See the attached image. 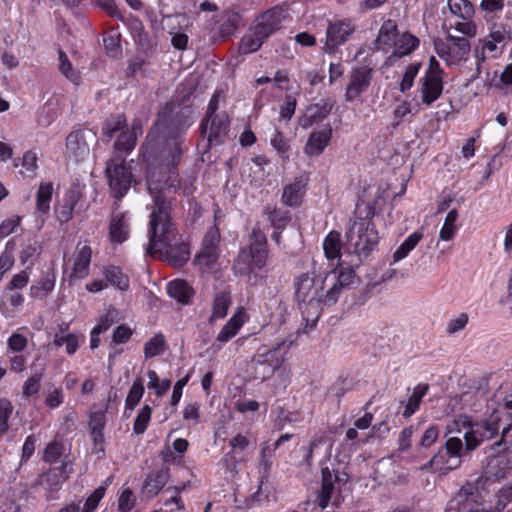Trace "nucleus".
Listing matches in <instances>:
<instances>
[{"mask_svg": "<svg viewBox=\"0 0 512 512\" xmlns=\"http://www.w3.org/2000/svg\"><path fill=\"white\" fill-rule=\"evenodd\" d=\"M182 140L175 137L166 142L162 160L147 167L148 191L152 197L149 221L148 254L159 255L174 267H182L190 259L189 246L184 242L172 244L175 238L172 196L180 187L177 166L182 155Z\"/></svg>", "mask_w": 512, "mask_h": 512, "instance_id": "f257e3e1", "label": "nucleus"}, {"mask_svg": "<svg viewBox=\"0 0 512 512\" xmlns=\"http://www.w3.org/2000/svg\"><path fill=\"white\" fill-rule=\"evenodd\" d=\"M268 254L266 235L259 228H253L249 245L239 251L234 261V273L252 282L257 278V271L266 265Z\"/></svg>", "mask_w": 512, "mask_h": 512, "instance_id": "f03ea898", "label": "nucleus"}, {"mask_svg": "<svg viewBox=\"0 0 512 512\" xmlns=\"http://www.w3.org/2000/svg\"><path fill=\"white\" fill-rule=\"evenodd\" d=\"M295 297L300 306H309L315 310L318 317L323 304L324 281L314 278L310 273L299 275L294 281ZM315 318L311 327L315 325Z\"/></svg>", "mask_w": 512, "mask_h": 512, "instance_id": "7ed1b4c3", "label": "nucleus"}, {"mask_svg": "<svg viewBox=\"0 0 512 512\" xmlns=\"http://www.w3.org/2000/svg\"><path fill=\"white\" fill-rule=\"evenodd\" d=\"M346 239L353 252L367 256L378 243V233L371 218H357L353 221Z\"/></svg>", "mask_w": 512, "mask_h": 512, "instance_id": "20e7f679", "label": "nucleus"}, {"mask_svg": "<svg viewBox=\"0 0 512 512\" xmlns=\"http://www.w3.org/2000/svg\"><path fill=\"white\" fill-rule=\"evenodd\" d=\"M105 173L114 196L116 198L123 197L133 181V175L126 165L125 158L114 153L112 158L107 161Z\"/></svg>", "mask_w": 512, "mask_h": 512, "instance_id": "39448f33", "label": "nucleus"}, {"mask_svg": "<svg viewBox=\"0 0 512 512\" xmlns=\"http://www.w3.org/2000/svg\"><path fill=\"white\" fill-rule=\"evenodd\" d=\"M434 45L438 56L449 65L465 60L470 52V43L463 37L448 35L446 42L438 39Z\"/></svg>", "mask_w": 512, "mask_h": 512, "instance_id": "423d86ee", "label": "nucleus"}, {"mask_svg": "<svg viewBox=\"0 0 512 512\" xmlns=\"http://www.w3.org/2000/svg\"><path fill=\"white\" fill-rule=\"evenodd\" d=\"M219 242V229L215 226L210 227L203 238L202 247L194 259V262L202 270H208L216 264L220 255Z\"/></svg>", "mask_w": 512, "mask_h": 512, "instance_id": "0eeeda50", "label": "nucleus"}, {"mask_svg": "<svg viewBox=\"0 0 512 512\" xmlns=\"http://www.w3.org/2000/svg\"><path fill=\"white\" fill-rule=\"evenodd\" d=\"M97 141V134L91 129L72 131L66 138V150L69 157L76 161L84 160L90 152V145Z\"/></svg>", "mask_w": 512, "mask_h": 512, "instance_id": "6e6552de", "label": "nucleus"}, {"mask_svg": "<svg viewBox=\"0 0 512 512\" xmlns=\"http://www.w3.org/2000/svg\"><path fill=\"white\" fill-rule=\"evenodd\" d=\"M355 25L350 19L335 20L330 22L326 30L324 52L334 54L338 47L343 45L354 33Z\"/></svg>", "mask_w": 512, "mask_h": 512, "instance_id": "1a4fd4ad", "label": "nucleus"}, {"mask_svg": "<svg viewBox=\"0 0 512 512\" xmlns=\"http://www.w3.org/2000/svg\"><path fill=\"white\" fill-rule=\"evenodd\" d=\"M373 70L367 66L354 68L349 75L345 91V100L353 102L365 93L372 80Z\"/></svg>", "mask_w": 512, "mask_h": 512, "instance_id": "9d476101", "label": "nucleus"}, {"mask_svg": "<svg viewBox=\"0 0 512 512\" xmlns=\"http://www.w3.org/2000/svg\"><path fill=\"white\" fill-rule=\"evenodd\" d=\"M285 344H278L272 349H266L259 351L254 357L253 361L257 363L261 368H264L262 372V378H266L272 375L277 369H279L285 360Z\"/></svg>", "mask_w": 512, "mask_h": 512, "instance_id": "9b49d317", "label": "nucleus"}, {"mask_svg": "<svg viewBox=\"0 0 512 512\" xmlns=\"http://www.w3.org/2000/svg\"><path fill=\"white\" fill-rule=\"evenodd\" d=\"M82 197V192L78 187H72L65 193L62 202L55 207L56 218L61 224L68 223L72 219L74 208Z\"/></svg>", "mask_w": 512, "mask_h": 512, "instance_id": "f8f14e48", "label": "nucleus"}, {"mask_svg": "<svg viewBox=\"0 0 512 512\" xmlns=\"http://www.w3.org/2000/svg\"><path fill=\"white\" fill-rule=\"evenodd\" d=\"M283 17V10L280 7H273L257 17L255 28L268 38L279 28Z\"/></svg>", "mask_w": 512, "mask_h": 512, "instance_id": "ddd939ff", "label": "nucleus"}, {"mask_svg": "<svg viewBox=\"0 0 512 512\" xmlns=\"http://www.w3.org/2000/svg\"><path fill=\"white\" fill-rule=\"evenodd\" d=\"M443 91V77L435 75H427L421 79V96L422 102L430 106L442 94Z\"/></svg>", "mask_w": 512, "mask_h": 512, "instance_id": "4468645a", "label": "nucleus"}, {"mask_svg": "<svg viewBox=\"0 0 512 512\" xmlns=\"http://www.w3.org/2000/svg\"><path fill=\"white\" fill-rule=\"evenodd\" d=\"M307 186V181L303 178H295L292 183L284 186L282 192V202L289 207H298L302 204Z\"/></svg>", "mask_w": 512, "mask_h": 512, "instance_id": "2eb2a0df", "label": "nucleus"}, {"mask_svg": "<svg viewBox=\"0 0 512 512\" xmlns=\"http://www.w3.org/2000/svg\"><path fill=\"white\" fill-rule=\"evenodd\" d=\"M92 249L89 245L77 246L71 277L84 279L89 274Z\"/></svg>", "mask_w": 512, "mask_h": 512, "instance_id": "dca6fc26", "label": "nucleus"}, {"mask_svg": "<svg viewBox=\"0 0 512 512\" xmlns=\"http://www.w3.org/2000/svg\"><path fill=\"white\" fill-rule=\"evenodd\" d=\"M67 464L62 461L59 466L50 468L39 477V484L47 489H54L68 479Z\"/></svg>", "mask_w": 512, "mask_h": 512, "instance_id": "f3484780", "label": "nucleus"}, {"mask_svg": "<svg viewBox=\"0 0 512 512\" xmlns=\"http://www.w3.org/2000/svg\"><path fill=\"white\" fill-rule=\"evenodd\" d=\"M142 134V126L139 120L132 123L130 131L122 132L114 143L116 153L132 151L136 145L138 135Z\"/></svg>", "mask_w": 512, "mask_h": 512, "instance_id": "a211bd4d", "label": "nucleus"}, {"mask_svg": "<svg viewBox=\"0 0 512 512\" xmlns=\"http://www.w3.org/2000/svg\"><path fill=\"white\" fill-rule=\"evenodd\" d=\"M331 135L332 130L330 127L311 133L305 145V153L309 156L320 155L329 144Z\"/></svg>", "mask_w": 512, "mask_h": 512, "instance_id": "6ab92c4d", "label": "nucleus"}, {"mask_svg": "<svg viewBox=\"0 0 512 512\" xmlns=\"http://www.w3.org/2000/svg\"><path fill=\"white\" fill-rule=\"evenodd\" d=\"M210 121L208 141L210 145H217L223 141L229 131V119L226 114H221L210 118Z\"/></svg>", "mask_w": 512, "mask_h": 512, "instance_id": "aec40b11", "label": "nucleus"}, {"mask_svg": "<svg viewBox=\"0 0 512 512\" xmlns=\"http://www.w3.org/2000/svg\"><path fill=\"white\" fill-rule=\"evenodd\" d=\"M398 36L397 25L393 20L385 21L375 40V48L377 50H387L395 44Z\"/></svg>", "mask_w": 512, "mask_h": 512, "instance_id": "412c9836", "label": "nucleus"}, {"mask_svg": "<svg viewBox=\"0 0 512 512\" xmlns=\"http://www.w3.org/2000/svg\"><path fill=\"white\" fill-rule=\"evenodd\" d=\"M125 213H113L109 225V237L114 243L124 242L129 234V226Z\"/></svg>", "mask_w": 512, "mask_h": 512, "instance_id": "4be33fe9", "label": "nucleus"}, {"mask_svg": "<svg viewBox=\"0 0 512 512\" xmlns=\"http://www.w3.org/2000/svg\"><path fill=\"white\" fill-rule=\"evenodd\" d=\"M322 484L321 490L317 497L318 505L321 509H325L331 499L334 491V483L338 480L336 475H333L328 467H323L321 470Z\"/></svg>", "mask_w": 512, "mask_h": 512, "instance_id": "5701e85b", "label": "nucleus"}, {"mask_svg": "<svg viewBox=\"0 0 512 512\" xmlns=\"http://www.w3.org/2000/svg\"><path fill=\"white\" fill-rule=\"evenodd\" d=\"M168 479L169 469L162 468L161 470L147 476L143 488L150 496H155L165 486Z\"/></svg>", "mask_w": 512, "mask_h": 512, "instance_id": "b1692460", "label": "nucleus"}, {"mask_svg": "<svg viewBox=\"0 0 512 512\" xmlns=\"http://www.w3.org/2000/svg\"><path fill=\"white\" fill-rule=\"evenodd\" d=\"M54 187L52 182H41L36 194V211L41 215H47L50 210Z\"/></svg>", "mask_w": 512, "mask_h": 512, "instance_id": "393cba45", "label": "nucleus"}, {"mask_svg": "<svg viewBox=\"0 0 512 512\" xmlns=\"http://www.w3.org/2000/svg\"><path fill=\"white\" fill-rule=\"evenodd\" d=\"M323 249L328 260L341 258L342 240L338 231L332 230L328 233L323 242Z\"/></svg>", "mask_w": 512, "mask_h": 512, "instance_id": "a878e982", "label": "nucleus"}, {"mask_svg": "<svg viewBox=\"0 0 512 512\" xmlns=\"http://www.w3.org/2000/svg\"><path fill=\"white\" fill-rule=\"evenodd\" d=\"M167 291L172 298L183 304H187L194 294L192 287L184 280L170 282L167 286Z\"/></svg>", "mask_w": 512, "mask_h": 512, "instance_id": "bb28decb", "label": "nucleus"}, {"mask_svg": "<svg viewBox=\"0 0 512 512\" xmlns=\"http://www.w3.org/2000/svg\"><path fill=\"white\" fill-rule=\"evenodd\" d=\"M267 38L260 34L254 27L252 32L245 35L239 43V52L241 54H250L256 52Z\"/></svg>", "mask_w": 512, "mask_h": 512, "instance_id": "cd10ccee", "label": "nucleus"}, {"mask_svg": "<svg viewBox=\"0 0 512 512\" xmlns=\"http://www.w3.org/2000/svg\"><path fill=\"white\" fill-rule=\"evenodd\" d=\"M103 275L105 277L106 283L109 282L111 285L122 291L128 289L129 279L119 267L113 265L106 266L103 269Z\"/></svg>", "mask_w": 512, "mask_h": 512, "instance_id": "c85d7f7f", "label": "nucleus"}, {"mask_svg": "<svg viewBox=\"0 0 512 512\" xmlns=\"http://www.w3.org/2000/svg\"><path fill=\"white\" fill-rule=\"evenodd\" d=\"M509 35V30L503 24H494L490 34L484 40L483 48L492 52L496 50L497 45L504 42Z\"/></svg>", "mask_w": 512, "mask_h": 512, "instance_id": "c756f323", "label": "nucleus"}, {"mask_svg": "<svg viewBox=\"0 0 512 512\" xmlns=\"http://www.w3.org/2000/svg\"><path fill=\"white\" fill-rule=\"evenodd\" d=\"M333 280L332 286L326 291H323V305L325 306H331L335 304L339 298V295L342 291V289L346 288L344 284H342L337 278H336V272L332 271L329 274L326 275L325 279H322L324 283L327 280Z\"/></svg>", "mask_w": 512, "mask_h": 512, "instance_id": "7c9ffc66", "label": "nucleus"}, {"mask_svg": "<svg viewBox=\"0 0 512 512\" xmlns=\"http://www.w3.org/2000/svg\"><path fill=\"white\" fill-rule=\"evenodd\" d=\"M419 45V39L410 34L403 33L400 37L399 43L397 44L395 50L393 51V55L397 57H402L410 54L414 51Z\"/></svg>", "mask_w": 512, "mask_h": 512, "instance_id": "2f4dec72", "label": "nucleus"}, {"mask_svg": "<svg viewBox=\"0 0 512 512\" xmlns=\"http://www.w3.org/2000/svg\"><path fill=\"white\" fill-rule=\"evenodd\" d=\"M231 304L230 294L226 291L219 292L215 295L213 302V310L211 319H221L227 315L228 308Z\"/></svg>", "mask_w": 512, "mask_h": 512, "instance_id": "473e14b6", "label": "nucleus"}, {"mask_svg": "<svg viewBox=\"0 0 512 512\" xmlns=\"http://www.w3.org/2000/svg\"><path fill=\"white\" fill-rule=\"evenodd\" d=\"M243 319L240 314H235L233 317L223 326L220 330L217 340L220 342H227L234 337L241 326L243 325Z\"/></svg>", "mask_w": 512, "mask_h": 512, "instance_id": "72a5a7b5", "label": "nucleus"}, {"mask_svg": "<svg viewBox=\"0 0 512 512\" xmlns=\"http://www.w3.org/2000/svg\"><path fill=\"white\" fill-rule=\"evenodd\" d=\"M265 213L268 215L271 226L276 230L285 229L291 220L289 212L282 209L266 207Z\"/></svg>", "mask_w": 512, "mask_h": 512, "instance_id": "f704fd0d", "label": "nucleus"}, {"mask_svg": "<svg viewBox=\"0 0 512 512\" xmlns=\"http://www.w3.org/2000/svg\"><path fill=\"white\" fill-rule=\"evenodd\" d=\"M448 7L452 14L463 20L471 19L474 15V7L468 0H448Z\"/></svg>", "mask_w": 512, "mask_h": 512, "instance_id": "c9c22d12", "label": "nucleus"}, {"mask_svg": "<svg viewBox=\"0 0 512 512\" xmlns=\"http://www.w3.org/2000/svg\"><path fill=\"white\" fill-rule=\"evenodd\" d=\"M422 237L423 234L419 231L411 234L394 252L393 260L397 262L405 258L416 247Z\"/></svg>", "mask_w": 512, "mask_h": 512, "instance_id": "e433bc0d", "label": "nucleus"}, {"mask_svg": "<svg viewBox=\"0 0 512 512\" xmlns=\"http://www.w3.org/2000/svg\"><path fill=\"white\" fill-rule=\"evenodd\" d=\"M58 60H59V70L60 72L71 82L74 84H78L80 81V76L78 72H76L71 62L69 61L66 53L63 50L58 51Z\"/></svg>", "mask_w": 512, "mask_h": 512, "instance_id": "4c0bfd02", "label": "nucleus"}, {"mask_svg": "<svg viewBox=\"0 0 512 512\" xmlns=\"http://www.w3.org/2000/svg\"><path fill=\"white\" fill-rule=\"evenodd\" d=\"M144 394L143 382L140 378L134 380L132 387L126 397L125 406L126 409L133 410L140 402Z\"/></svg>", "mask_w": 512, "mask_h": 512, "instance_id": "58836bf2", "label": "nucleus"}, {"mask_svg": "<svg viewBox=\"0 0 512 512\" xmlns=\"http://www.w3.org/2000/svg\"><path fill=\"white\" fill-rule=\"evenodd\" d=\"M224 20L220 25V33L227 37L235 33L240 23L241 17L236 12H226L223 16Z\"/></svg>", "mask_w": 512, "mask_h": 512, "instance_id": "ea45409f", "label": "nucleus"}, {"mask_svg": "<svg viewBox=\"0 0 512 512\" xmlns=\"http://www.w3.org/2000/svg\"><path fill=\"white\" fill-rule=\"evenodd\" d=\"M165 350V340L161 334L155 335L144 347L145 358H152L162 354Z\"/></svg>", "mask_w": 512, "mask_h": 512, "instance_id": "a19ab883", "label": "nucleus"}, {"mask_svg": "<svg viewBox=\"0 0 512 512\" xmlns=\"http://www.w3.org/2000/svg\"><path fill=\"white\" fill-rule=\"evenodd\" d=\"M457 217L458 212L456 209H452L448 212L445 219V223L440 231V238L442 240L449 241L453 238L456 231L455 222L457 220Z\"/></svg>", "mask_w": 512, "mask_h": 512, "instance_id": "79ce46f5", "label": "nucleus"}, {"mask_svg": "<svg viewBox=\"0 0 512 512\" xmlns=\"http://www.w3.org/2000/svg\"><path fill=\"white\" fill-rule=\"evenodd\" d=\"M152 409L149 405H144L139 411L133 425L136 434H143L151 418Z\"/></svg>", "mask_w": 512, "mask_h": 512, "instance_id": "37998d69", "label": "nucleus"}, {"mask_svg": "<svg viewBox=\"0 0 512 512\" xmlns=\"http://www.w3.org/2000/svg\"><path fill=\"white\" fill-rule=\"evenodd\" d=\"M126 117L124 115H117L108 118L104 124V134L108 137H112L113 134L126 126Z\"/></svg>", "mask_w": 512, "mask_h": 512, "instance_id": "c03bdc74", "label": "nucleus"}, {"mask_svg": "<svg viewBox=\"0 0 512 512\" xmlns=\"http://www.w3.org/2000/svg\"><path fill=\"white\" fill-rule=\"evenodd\" d=\"M63 454V445L58 441L50 442L45 450L43 455V460L48 463L56 462Z\"/></svg>", "mask_w": 512, "mask_h": 512, "instance_id": "a18cd8bd", "label": "nucleus"}, {"mask_svg": "<svg viewBox=\"0 0 512 512\" xmlns=\"http://www.w3.org/2000/svg\"><path fill=\"white\" fill-rule=\"evenodd\" d=\"M475 426V433L480 434V437H482L484 440H489L495 437L498 433V424L497 423H490V422H482V423H476Z\"/></svg>", "mask_w": 512, "mask_h": 512, "instance_id": "49530a36", "label": "nucleus"}, {"mask_svg": "<svg viewBox=\"0 0 512 512\" xmlns=\"http://www.w3.org/2000/svg\"><path fill=\"white\" fill-rule=\"evenodd\" d=\"M464 450L462 440L458 437H451L445 443V453L450 457L461 458Z\"/></svg>", "mask_w": 512, "mask_h": 512, "instance_id": "de8ad7c7", "label": "nucleus"}, {"mask_svg": "<svg viewBox=\"0 0 512 512\" xmlns=\"http://www.w3.org/2000/svg\"><path fill=\"white\" fill-rule=\"evenodd\" d=\"M104 495V487L100 486L95 489L93 493L86 499L82 512H93L97 508L100 500L104 497Z\"/></svg>", "mask_w": 512, "mask_h": 512, "instance_id": "09e8293b", "label": "nucleus"}, {"mask_svg": "<svg viewBox=\"0 0 512 512\" xmlns=\"http://www.w3.org/2000/svg\"><path fill=\"white\" fill-rule=\"evenodd\" d=\"M93 5L104 10L110 17L122 19V15L114 0H92Z\"/></svg>", "mask_w": 512, "mask_h": 512, "instance_id": "8fccbe9b", "label": "nucleus"}, {"mask_svg": "<svg viewBox=\"0 0 512 512\" xmlns=\"http://www.w3.org/2000/svg\"><path fill=\"white\" fill-rule=\"evenodd\" d=\"M12 404L6 399H0V433L8 429V419L12 414Z\"/></svg>", "mask_w": 512, "mask_h": 512, "instance_id": "3c124183", "label": "nucleus"}, {"mask_svg": "<svg viewBox=\"0 0 512 512\" xmlns=\"http://www.w3.org/2000/svg\"><path fill=\"white\" fill-rule=\"evenodd\" d=\"M419 64H411L406 68L403 79L400 83V90L405 92L409 90L414 82V79L418 73Z\"/></svg>", "mask_w": 512, "mask_h": 512, "instance_id": "603ef678", "label": "nucleus"}, {"mask_svg": "<svg viewBox=\"0 0 512 512\" xmlns=\"http://www.w3.org/2000/svg\"><path fill=\"white\" fill-rule=\"evenodd\" d=\"M470 429L465 432L464 439H465V451L470 452L475 450L481 442H483L482 437H480V434L475 433V426L469 425Z\"/></svg>", "mask_w": 512, "mask_h": 512, "instance_id": "864d4df0", "label": "nucleus"}, {"mask_svg": "<svg viewBox=\"0 0 512 512\" xmlns=\"http://www.w3.org/2000/svg\"><path fill=\"white\" fill-rule=\"evenodd\" d=\"M37 160L38 157L35 152L27 151L24 153L22 158V166L25 169L28 176L33 177L36 174L37 170Z\"/></svg>", "mask_w": 512, "mask_h": 512, "instance_id": "5fc2aeb1", "label": "nucleus"}, {"mask_svg": "<svg viewBox=\"0 0 512 512\" xmlns=\"http://www.w3.org/2000/svg\"><path fill=\"white\" fill-rule=\"evenodd\" d=\"M135 505V498L130 489L122 491L118 500V509L120 512H129Z\"/></svg>", "mask_w": 512, "mask_h": 512, "instance_id": "6e6d98bb", "label": "nucleus"}, {"mask_svg": "<svg viewBox=\"0 0 512 512\" xmlns=\"http://www.w3.org/2000/svg\"><path fill=\"white\" fill-rule=\"evenodd\" d=\"M21 217L18 215L5 219L0 224V238H5L14 232L15 228L20 225Z\"/></svg>", "mask_w": 512, "mask_h": 512, "instance_id": "4d7b16f0", "label": "nucleus"}, {"mask_svg": "<svg viewBox=\"0 0 512 512\" xmlns=\"http://www.w3.org/2000/svg\"><path fill=\"white\" fill-rule=\"evenodd\" d=\"M40 381H41V374H36L30 378H28L24 385H23V395L25 397H30L32 395H35L40 390Z\"/></svg>", "mask_w": 512, "mask_h": 512, "instance_id": "13d9d810", "label": "nucleus"}, {"mask_svg": "<svg viewBox=\"0 0 512 512\" xmlns=\"http://www.w3.org/2000/svg\"><path fill=\"white\" fill-rule=\"evenodd\" d=\"M27 338L19 333H13L8 339V347L13 352H21L27 346Z\"/></svg>", "mask_w": 512, "mask_h": 512, "instance_id": "bf43d9fd", "label": "nucleus"}, {"mask_svg": "<svg viewBox=\"0 0 512 512\" xmlns=\"http://www.w3.org/2000/svg\"><path fill=\"white\" fill-rule=\"evenodd\" d=\"M106 424V416L103 412L98 411L90 415L89 427L90 431H103Z\"/></svg>", "mask_w": 512, "mask_h": 512, "instance_id": "052dcab7", "label": "nucleus"}, {"mask_svg": "<svg viewBox=\"0 0 512 512\" xmlns=\"http://www.w3.org/2000/svg\"><path fill=\"white\" fill-rule=\"evenodd\" d=\"M454 28L461 34L468 36V37H474L477 33L476 24L471 19H468V20H465L462 22H457L454 25Z\"/></svg>", "mask_w": 512, "mask_h": 512, "instance_id": "680f3d73", "label": "nucleus"}, {"mask_svg": "<svg viewBox=\"0 0 512 512\" xmlns=\"http://www.w3.org/2000/svg\"><path fill=\"white\" fill-rule=\"evenodd\" d=\"M413 432L414 430L412 426L406 427L402 430L398 439L399 451L404 452L411 447Z\"/></svg>", "mask_w": 512, "mask_h": 512, "instance_id": "e2e57ef3", "label": "nucleus"}, {"mask_svg": "<svg viewBox=\"0 0 512 512\" xmlns=\"http://www.w3.org/2000/svg\"><path fill=\"white\" fill-rule=\"evenodd\" d=\"M468 323V315L466 313H461L457 318L452 319L447 326V332L449 334L456 333L462 330L466 324Z\"/></svg>", "mask_w": 512, "mask_h": 512, "instance_id": "0e129e2a", "label": "nucleus"}, {"mask_svg": "<svg viewBox=\"0 0 512 512\" xmlns=\"http://www.w3.org/2000/svg\"><path fill=\"white\" fill-rule=\"evenodd\" d=\"M295 108H296V99L291 95H287L285 97V102H284L283 106L281 107V111H280L281 117L289 120L293 116V114L295 112Z\"/></svg>", "mask_w": 512, "mask_h": 512, "instance_id": "69168bd1", "label": "nucleus"}, {"mask_svg": "<svg viewBox=\"0 0 512 512\" xmlns=\"http://www.w3.org/2000/svg\"><path fill=\"white\" fill-rule=\"evenodd\" d=\"M271 145L281 154L286 153L289 149L288 141L284 138L283 134L277 130L271 138Z\"/></svg>", "mask_w": 512, "mask_h": 512, "instance_id": "338daca9", "label": "nucleus"}, {"mask_svg": "<svg viewBox=\"0 0 512 512\" xmlns=\"http://www.w3.org/2000/svg\"><path fill=\"white\" fill-rule=\"evenodd\" d=\"M115 313L114 311H108L105 315L101 316L98 324L94 327L97 332H105L114 323Z\"/></svg>", "mask_w": 512, "mask_h": 512, "instance_id": "774afa93", "label": "nucleus"}]
</instances>
